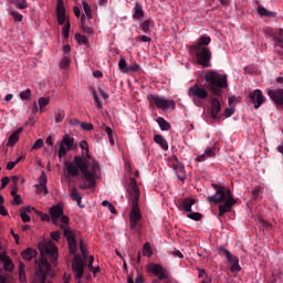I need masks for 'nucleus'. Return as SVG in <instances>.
<instances>
[{"label": "nucleus", "mask_w": 283, "mask_h": 283, "mask_svg": "<svg viewBox=\"0 0 283 283\" xmlns=\"http://www.w3.org/2000/svg\"><path fill=\"white\" fill-rule=\"evenodd\" d=\"M80 147L85 156H74L73 160H64V166L69 176H80L83 174V184L81 189H90L96 185L95 174L98 169V163H93L92 170H90V163L87 158H92L90 154V145L87 140H81Z\"/></svg>", "instance_id": "1"}, {"label": "nucleus", "mask_w": 283, "mask_h": 283, "mask_svg": "<svg viewBox=\"0 0 283 283\" xmlns=\"http://www.w3.org/2000/svg\"><path fill=\"white\" fill-rule=\"evenodd\" d=\"M38 249L40 250L41 259L38 269L35 270L33 283H46L48 274H50L51 270V264L48 261V256L51 260V263L56 265L59 260V250L53 241L40 243Z\"/></svg>", "instance_id": "2"}, {"label": "nucleus", "mask_w": 283, "mask_h": 283, "mask_svg": "<svg viewBox=\"0 0 283 283\" xmlns=\"http://www.w3.org/2000/svg\"><path fill=\"white\" fill-rule=\"evenodd\" d=\"M127 191H128L129 198L132 200V210L129 212V227H130V229H133V231H139L140 220L143 218V214H142L140 208H139L140 190H139V186H138L136 179H134V177H132V179H129Z\"/></svg>", "instance_id": "3"}, {"label": "nucleus", "mask_w": 283, "mask_h": 283, "mask_svg": "<svg viewBox=\"0 0 283 283\" xmlns=\"http://www.w3.org/2000/svg\"><path fill=\"white\" fill-rule=\"evenodd\" d=\"M49 213L51 216V220H52L53 224H59V220L62 223L60 227H61V229H63L64 235L66 237L69 248H70V253L75 254V252L77 250L76 239H75L72 230H70V228H69L70 219H69V217H65L62 206H53L49 210Z\"/></svg>", "instance_id": "4"}, {"label": "nucleus", "mask_w": 283, "mask_h": 283, "mask_svg": "<svg viewBox=\"0 0 283 283\" xmlns=\"http://www.w3.org/2000/svg\"><path fill=\"white\" fill-rule=\"evenodd\" d=\"M212 188L216 190V192L212 195V197H207V199L209 202L219 205V216H224V213L231 211L237 201L233 199L230 188L218 186V184H212Z\"/></svg>", "instance_id": "5"}, {"label": "nucleus", "mask_w": 283, "mask_h": 283, "mask_svg": "<svg viewBox=\"0 0 283 283\" xmlns=\"http://www.w3.org/2000/svg\"><path fill=\"white\" fill-rule=\"evenodd\" d=\"M211 43V36H199L198 43L190 45V51L195 53L197 63L209 67L211 65V49L208 46Z\"/></svg>", "instance_id": "6"}, {"label": "nucleus", "mask_w": 283, "mask_h": 283, "mask_svg": "<svg viewBox=\"0 0 283 283\" xmlns=\"http://www.w3.org/2000/svg\"><path fill=\"white\" fill-rule=\"evenodd\" d=\"M209 88L216 96L222 94V88L228 87V74H220L216 70H209L205 74Z\"/></svg>", "instance_id": "7"}, {"label": "nucleus", "mask_w": 283, "mask_h": 283, "mask_svg": "<svg viewBox=\"0 0 283 283\" xmlns=\"http://www.w3.org/2000/svg\"><path fill=\"white\" fill-rule=\"evenodd\" d=\"M80 250L82 253V256H74L73 263H72V270L74 272L75 280L81 283V280L84 276L85 273V261L87 260L88 253L86 248H84L83 242L80 243Z\"/></svg>", "instance_id": "8"}, {"label": "nucleus", "mask_w": 283, "mask_h": 283, "mask_svg": "<svg viewBox=\"0 0 283 283\" xmlns=\"http://www.w3.org/2000/svg\"><path fill=\"white\" fill-rule=\"evenodd\" d=\"M188 95L192 97L196 105H201V101L209 96V92L206 87H201L198 83H195L189 87Z\"/></svg>", "instance_id": "9"}, {"label": "nucleus", "mask_w": 283, "mask_h": 283, "mask_svg": "<svg viewBox=\"0 0 283 283\" xmlns=\"http://www.w3.org/2000/svg\"><path fill=\"white\" fill-rule=\"evenodd\" d=\"M150 105H156L159 109H167L168 107H176V101H170L168 98H164L158 94H148L147 96Z\"/></svg>", "instance_id": "10"}, {"label": "nucleus", "mask_w": 283, "mask_h": 283, "mask_svg": "<svg viewBox=\"0 0 283 283\" xmlns=\"http://www.w3.org/2000/svg\"><path fill=\"white\" fill-rule=\"evenodd\" d=\"M74 137L65 133L64 136H62V140L60 142V149L57 151L59 158H63V156H66L67 151L74 146Z\"/></svg>", "instance_id": "11"}, {"label": "nucleus", "mask_w": 283, "mask_h": 283, "mask_svg": "<svg viewBox=\"0 0 283 283\" xmlns=\"http://www.w3.org/2000/svg\"><path fill=\"white\" fill-rule=\"evenodd\" d=\"M219 252L220 254H223L228 260V263H230L231 272H241L242 268H240V259H238V256H233V254L224 248H219Z\"/></svg>", "instance_id": "12"}, {"label": "nucleus", "mask_w": 283, "mask_h": 283, "mask_svg": "<svg viewBox=\"0 0 283 283\" xmlns=\"http://www.w3.org/2000/svg\"><path fill=\"white\" fill-rule=\"evenodd\" d=\"M219 252L220 254H223L228 260V263H230L231 272H241L242 268H240V259H238V256H233V254L224 248H219Z\"/></svg>", "instance_id": "13"}, {"label": "nucleus", "mask_w": 283, "mask_h": 283, "mask_svg": "<svg viewBox=\"0 0 283 283\" xmlns=\"http://www.w3.org/2000/svg\"><path fill=\"white\" fill-rule=\"evenodd\" d=\"M149 272H151L155 276H158L159 281H166L169 279V272L163 265L150 263Z\"/></svg>", "instance_id": "14"}, {"label": "nucleus", "mask_w": 283, "mask_h": 283, "mask_svg": "<svg viewBox=\"0 0 283 283\" xmlns=\"http://www.w3.org/2000/svg\"><path fill=\"white\" fill-rule=\"evenodd\" d=\"M249 98L251 103H253L255 109L261 107L262 103L265 101V96L263 95L262 90H254L253 92H250Z\"/></svg>", "instance_id": "15"}, {"label": "nucleus", "mask_w": 283, "mask_h": 283, "mask_svg": "<svg viewBox=\"0 0 283 283\" xmlns=\"http://www.w3.org/2000/svg\"><path fill=\"white\" fill-rule=\"evenodd\" d=\"M221 109H222V105H221L219 98L213 97L211 99L210 115L212 116V118H214V120H220L221 116H219V114H220Z\"/></svg>", "instance_id": "16"}, {"label": "nucleus", "mask_w": 283, "mask_h": 283, "mask_svg": "<svg viewBox=\"0 0 283 283\" xmlns=\"http://www.w3.org/2000/svg\"><path fill=\"white\" fill-rule=\"evenodd\" d=\"M56 14H57V23H60V25H64L66 21V10H65L63 0H57Z\"/></svg>", "instance_id": "17"}, {"label": "nucleus", "mask_w": 283, "mask_h": 283, "mask_svg": "<svg viewBox=\"0 0 283 283\" xmlns=\"http://www.w3.org/2000/svg\"><path fill=\"white\" fill-rule=\"evenodd\" d=\"M268 94L276 105H281L283 108V88L282 87L277 90H269Z\"/></svg>", "instance_id": "18"}, {"label": "nucleus", "mask_w": 283, "mask_h": 283, "mask_svg": "<svg viewBox=\"0 0 283 283\" xmlns=\"http://www.w3.org/2000/svg\"><path fill=\"white\" fill-rule=\"evenodd\" d=\"M192 205H196V199H179L177 202L178 209H181V211H188L189 213L192 211Z\"/></svg>", "instance_id": "19"}, {"label": "nucleus", "mask_w": 283, "mask_h": 283, "mask_svg": "<svg viewBox=\"0 0 283 283\" xmlns=\"http://www.w3.org/2000/svg\"><path fill=\"white\" fill-rule=\"evenodd\" d=\"M0 261H2L6 272H13L14 263H12L11 259L7 256V254H0Z\"/></svg>", "instance_id": "20"}, {"label": "nucleus", "mask_w": 283, "mask_h": 283, "mask_svg": "<svg viewBox=\"0 0 283 283\" xmlns=\"http://www.w3.org/2000/svg\"><path fill=\"white\" fill-rule=\"evenodd\" d=\"M21 132H23V127H19L14 132H12L11 135L9 136L7 145H11V146L15 145V143H18L20 138Z\"/></svg>", "instance_id": "21"}, {"label": "nucleus", "mask_w": 283, "mask_h": 283, "mask_svg": "<svg viewBox=\"0 0 283 283\" xmlns=\"http://www.w3.org/2000/svg\"><path fill=\"white\" fill-rule=\"evenodd\" d=\"M39 190L38 191H44V193H49L48 190V178L45 172H42L39 178Z\"/></svg>", "instance_id": "22"}, {"label": "nucleus", "mask_w": 283, "mask_h": 283, "mask_svg": "<svg viewBox=\"0 0 283 283\" xmlns=\"http://www.w3.org/2000/svg\"><path fill=\"white\" fill-rule=\"evenodd\" d=\"M36 256L38 252L32 248H27V250L22 252V259H24V261H32V259H35Z\"/></svg>", "instance_id": "23"}, {"label": "nucleus", "mask_w": 283, "mask_h": 283, "mask_svg": "<svg viewBox=\"0 0 283 283\" xmlns=\"http://www.w3.org/2000/svg\"><path fill=\"white\" fill-rule=\"evenodd\" d=\"M143 17H145V10L143 6H140V3L136 1L134 7L133 19H142Z\"/></svg>", "instance_id": "24"}, {"label": "nucleus", "mask_w": 283, "mask_h": 283, "mask_svg": "<svg viewBox=\"0 0 283 283\" xmlns=\"http://www.w3.org/2000/svg\"><path fill=\"white\" fill-rule=\"evenodd\" d=\"M154 139L163 149H169V143L161 134H155Z\"/></svg>", "instance_id": "25"}, {"label": "nucleus", "mask_w": 283, "mask_h": 283, "mask_svg": "<svg viewBox=\"0 0 283 283\" xmlns=\"http://www.w3.org/2000/svg\"><path fill=\"white\" fill-rule=\"evenodd\" d=\"M216 156V150L212 147H207L203 151V154H200L197 156V160H206L207 157Z\"/></svg>", "instance_id": "26"}, {"label": "nucleus", "mask_w": 283, "mask_h": 283, "mask_svg": "<svg viewBox=\"0 0 283 283\" xmlns=\"http://www.w3.org/2000/svg\"><path fill=\"white\" fill-rule=\"evenodd\" d=\"M70 196L72 200H76L78 207H82V195L78 192L77 188H71Z\"/></svg>", "instance_id": "27"}, {"label": "nucleus", "mask_w": 283, "mask_h": 283, "mask_svg": "<svg viewBox=\"0 0 283 283\" xmlns=\"http://www.w3.org/2000/svg\"><path fill=\"white\" fill-rule=\"evenodd\" d=\"M157 123L160 129H165V130L171 129V123H169V120L164 118V116H158Z\"/></svg>", "instance_id": "28"}, {"label": "nucleus", "mask_w": 283, "mask_h": 283, "mask_svg": "<svg viewBox=\"0 0 283 283\" xmlns=\"http://www.w3.org/2000/svg\"><path fill=\"white\" fill-rule=\"evenodd\" d=\"M10 3H13V6H15V8L20 9V10H25L27 8H29V3L27 0H8Z\"/></svg>", "instance_id": "29"}, {"label": "nucleus", "mask_w": 283, "mask_h": 283, "mask_svg": "<svg viewBox=\"0 0 283 283\" xmlns=\"http://www.w3.org/2000/svg\"><path fill=\"white\" fill-rule=\"evenodd\" d=\"M258 12L262 17H276V12H273L272 10H268L266 8H264V6H259Z\"/></svg>", "instance_id": "30"}, {"label": "nucleus", "mask_w": 283, "mask_h": 283, "mask_svg": "<svg viewBox=\"0 0 283 283\" xmlns=\"http://www.w3.org/2000/svg\"><path fill=\"white\" fill-rule=\"evenodd\" d=\"M18 270H19L20 282L25 283L27 282V272H25L24 263H20Z\"/></svg>", "instance_id": "31"}, {"label": "nucleus", "mask_w": 283, "mask_h": 283, "mask_svg": "<svg viewBox=\"0 0 283 283\" xmlns=\"http://www.w3.org/2000/svg\"><path fill=\"white\" fill-rule=\"evenodd\" d=\"M81 28H82L83 32H85L86 34H93L94 33L93 28L87 25L84 15H82V19H81Z\"/></svg>", "instance_id": "32"}, {"label": "nucleus", "mask_w": 283, "mask_h": 283, "mask_svg": "<svg viewBox=\"0 0 283 283\" xmlns=\"http://www.w3.org/2000/svg\"><path fill=\"white\" fill-rule=\"evenodd\" d=\"M31 211V208H21L20 209V216L23 222H30L31 217H29V213Z\"/></svg>", "instance_id": "33"}, {"label": "nucleus", "mask_w": 283, "mask_h": 283, "mask_svg": "<svg viewBox=\"0 0 283 283\" xmlns=\"http://www.w3.org/2000/svg\"><path fill=\"white\" fill-rule=\"evenodd\" d=\"M94 256H90L88 261H87V268L91 272H93L94 275H96L101 270L99 268H94Z\"/></svg>", "instance_id": "34"}, {"label": "nucleus", "mask_w": 283, "mask_h": 283, "mask_svg": "<svg viewBox=\"0 0 283 283\" xmlns=\"http://www.w3.org/2000/svg\"><path fill=\"white\" fill-rule=\"evenodd\" d=\"M151 23L153 21L150 19H146L145 21H143V23H140V28L146 34H149V32H151L150 30Z\"/></svg>", "instance_id": "35"}, {"label": "nucleus", "mask_w": 283, "mask_h": 283, "mask_svg": "<svg viewBox=\"0 0 283 283\" xmlns=\"http://www.w3.org/2000/svg\"><path fill=\"white\" fill-rule=\"evenodd\" d=\"M70 30H71V21L70 19H67L65 22H64V25L62 28V34H64V38L65 39H69L70 36Z\"/></svg>", "instance_id": "36"}, {"label": "nucleus", "mask_w": 283, "mask_h": 283, "mask_svg": "<svg viewBox=\"0 0 283 283\" xmlns=\"http://www.w3.org/2000/svg\"><path fill=\"white\" fill-rule=\"evenodd\" d=\"M75 39L77 43H83L84 45H88V36H86L85 34H81L80 32H76Z\"/></svg>", "instance_id": "37"}, {"label": "nucleus", "mask_w": 283, "mask_h": 283, "mask_svg": "<svg viewBox=\"0 0 283 283\" xmlns=\"http://www.w3.org/2000/svg\"><path fill=\"white\" fill-rule=\"evenodd\" d=\"M118 67L122 72H129V66L127 65V61L125 57L119 59Z\"/></svg>", "instance_id": "38"}, {"label": "nucleus", "mask_w": 283, "mask_h": 283, "mask_svg": "<svg viewBox=\"0 0 283 283\" xmlns=\"http://www.w3.org/2000/svg\"><path fill=\"white\" fill-rule=\"evenodd\" d=\"M258 224L262 231H265V229H272L271 223H269V221H264V219H260V217L258 219Z\"/></svg>", "instance_id": "39"}, {"label": "nucleus", "mask_w": 283, "mask_h": 283, "mask_svg": "<svg viewBox=\"0 0 283 283\" xmlns=\"http://www.w3.org/2000/svg\"><path fill=\"white\" fill-rule=\"evenodd\" d=\"M32 96V90H30V87H27V90H22V92H20V98H22L23 101H28L29 98H31Z\"/></svg>", "instance_id": "40"}, {"label": "nucleus", "mask_w": 283, "mask_h": 283, "mask_svg": "<svg viewBox=\"0 0 283 283\" xmlns=\"http://www.w3.org/2000/svg\"><path fill=\"white\" fill-rule=\"evenodd\" d=\"M38 103H39L40 111L43 112V108L46 107V105H49L50 98H46L45 96H41L38 99Z\"/></svg>", "instance_id": "41"}, {"label": "nucleus", "mask_w": 283, "mask_h": 283, "mask_svg": "<svg viewBox=\"0 0 283 283\" xmlns=\"http://www.w3.org/2000/svg\"><path fill=\"white\" fill-rule=\"evenodd\" d=\"M154 252L151 250L150 243H145L143 248V255L144 256H153Z\"/></svg>", "instance_id": "42"}, {"label": "nucleus", "mask_w": 283, "mask_h": 283, "mask_svg": "<svg viewBox=\"0 0 283 283\" xmlns=\"http://www.w3.org/2000/svg\"><path fill=\"white\" fill-rule=\"evenodd\" d=\"M64 118H65L64 109H57V112H55V123H62Z\"/></svg>", "instance_id": "43"}, {"label": "nucleus", "mask_w": 283, "mask_h": 283, "mask_svg": "<svg viewBox=\"0 0 283 283\" xmlns=\"http://www.w3.org/2000/svg\"><path fill=\"white\" fill-rule=\"evenodd\" d=\"M83 8H84V12L86 14V17H88V19H92L93 13H92V8L90 6V3H87V1H83Z\"/></svg>", "instance_id": "44"}, {"label": "nucleus", "mask_w": 283, "mask_h": 283, "mask_svg": "<svg viewBox=\"0 0 283 283\" xmlns=\"http://www.w3.org/2000/svg\"><path fill=\"white\" fill-rule=\"evenodd\" d=\"M70 63H71V57L63 56L62 60L60 61V67L62 69L69 67Z\"/></svg>", "instance_id": "45"}, {"label": "nucleus", "mask_w": 283, "mask_h": 283, "mask_svg": "<svg viewBox=\"0 0 283 283\" xmlns=\"http://www.w3.org/2000/svg\"><path fill=\"white\" fill-rule=\"evenodd\" d=\"M43 145H44L43 138H38L35 143H33L31 149H40L41 147H43Z\"/></svg>", "instance_id": "46"}, {"label": "nucleus", "mask_w": 283, "mask_h": 283, "mask_svg": "<svg viewBox=\"0 0 283 283\" xmlns=\"http://www.w3.org/2000/svg\"><path fill=\"white\" fill-rule=\"evenodd\" d=\"M93 95H94L95 106L98 108L103 107V102L101 101L99 96H97V93L95 90L93 91Z\"/></svg>", "instance_id": "47"}, {"label": "nucleus", "mask_w": 283, "mask_h": 283, "mask_svg": "<svg viewBox=\"0 0 283 283\" xmlns=\"http://www.w3.org/2000/svg\"><path fill=\"white\" fill-rule=\"evenodd\" d=\"M234 112H235V107L231 104L230 107H226V109L223 111V114L224 116L229 117V116H232Z\"/></svg>", "instance_id": "48"}, {"label": "nucleus", "mask_w": 283, "mask_h": 283, "mask_svg": "<svg viewBox=\"0 0 283 283\" xmlns=\"http://www.w3.org/2000/svg\"><path fill=\"white\" fill-rule=\"evenodd\" d=\"M10 274H4L2 270H0V283H9Z\"/></svg>", "instance_id": "49"}, {"label": "nucleus", "mask_w": 283, "mask_h": 283, "mask_svg": "<svg viewBox=\"0 0 283 283\" xmlns=\"http://www.w3.org/2000/svg\"><path fill=\"white\" fill-rule=\"evenodd\" d=\"M11 15L13 17L14 21H22L23 19V14H21L20 12H17V10H12Z\"/></svg>", "instance_id": "50"}, {"label": "nucleus", "mask_w": 283, "mask_h": 283, "mask_svg": "<svg viewBox=\"0 0 283 283\" xmlns=\"http://www.w3.org/2000/svg\"><path fill=\"white\" fill-rule=\"evenodd\" d=\"M151 40H153L151 36H148L147 33L146 34H140L139 36H136V41L150 42Z\"/></svg>", "instance_id": "51"}, {"label": "nucleus", "mask_w": 283, "mask_h": 283, "mask_svg": "<svg viewBox=\"0 0 283 283\" xmlns=\"http://www.w3.org/2000/svg\"><path fill=\"white\" fill-rule=\"evenodd\" d=\"M188 218H191L192 220H200V218H202V214H200V212H190V214H188Z\"/></svg>", "instance_id": "52"}, {"label": "nucleus", "mask_w": 283, "mask_h": 283, "mask_svg": "<svg viewBox=\"0 0 283 283\" xmlns=\"http://www.w3.org/2000/svg\"><path fill=\"white\" fill-rule=\"evenodd\" d=\"M81 127H82V129H94L93 123L83 122V123H81Z\"/></svg>", "instance_id": "53"}, {"label": "nucleus", "mask_w": 283, "mask_h": 283, "mask_svg": "<svg viewBox=\"0 0 283 283\" xmlns=\"http://www.w3.org/2000/svg\"><path fill=\"white\" fill-rule=\"evenodd\" d=\"M139 63H134L133 65H128V72H137L139 70Z\"/></svg>", "instance_id": "54"}, {"label": "nucleus", "mask_w": 283, "mask_h": 283, "mask_svg": "<svg viewBox=\"0 0 283 283\" xmlns=\"http://www.w3.org/2000/svg\"><path fill=\"white\" fill-rule=\"evenodd\" d=\"M274 44L283 48V38L281 39V36H274Z\"/></svg>", "instance_id": "55"}, {"label": "nucleus", "mask_w": 283, "mask_h": 283, "mask_svg": "<svg viewBox=\"0 0 283 283\" xmlns=\"http://www.w3.org/2000/svg\"><path fill=\"white\" fill-rule=\"evenodd\" d=\"M8 182H10L9 177H3L1 182V189H4L7 187Z\"/></svg>", "instance_id": "56"}, {"label": "nucleus", "mask_w": 283, "mask_h": 283, "mask_svg": "<svg viewBox=\"0 0 283 283\" xmlns=\"http://www.w3.org/2000/svg\"><path fill=\"white\" fill-rule=\"evenodd\" d=\"M22 199H21V195H18V192H15V198H14V203L15 205H22Z\"/></svg>", "instance_id": "57"}, {"label": "nucleus", "mask_w": 283, "mask_h": 283, "mask_svg": "<svg viewBox=\"0 0 283 283\" xmlns=\"http://www.w3.org/2000/svg\"><path fill=\"white\" fill-rule=\"evenodd\" d=\"M172 256L178 258V259H184L182 252L179 250H176V252H171Z\"/></svg>", "instance_id": "58"}, {"label": "nucleus", "mask_w": 283, "mask_h": 283, "mask_svg": "<svg viewBox=\"0 0 283 283\" xmlns=\"http://www.w3.org/2000/svg\"><path fill=\"white\" fill-rule=\"evenodd\" d=\"M93 76L96 78H101L103 76V72L101 70H94Z\"/></svg>", "instance_id": "59"}, {"label": "nucleus", "mask_w": 283, "mask_h": 283, "mask_svg": "<svg viewBox=\"0 0 283 283\" xmlns=\"http://www.w3.org/2000/svg\"><path fill=\"white\" fill-rule=\"evenodd\" d=\"M15 165H17L15 160H9V163H7V169H13Z\"/></svg>", "instance_id": "60"}, {"label": "nucleus", "mask_w": 283, "mask_h": 283, "mask_svg": "<svg viewBox=\"0 0 283 283\" xmlns=\"http://www.w3.org/2000/svg\"><path fill=\"white\" fill-rule=\"evenodd\" d=\"M51 238H52L53 240H60L61 234H60V232H52V233H51Z\"/></svg>", "instance_id": "61"}, {"label": "nucleus", "mask_w": 283, "mask_h": 283, "mask_svg": "<svg viewBox=\"0 0 283 283\" xmlns=\"http://www.w3.org/2000/svg\"><path fill=\"white\" fill-rule=\"evenodd\" d=\"M232 103H239L238 96H229V104L231 105Z\"/></svg>", "instance_id": "62"}, {"label": "nucleus", "mask_w": 283, "mask_h": 283, "mask_svg": "<svg viewBox=\"0 0 283 283\" xmlns=\"http://www.w3.org/2000/svg\"><path fill=\"white\" fill-rule=\"evenodd\" d=\"M259 193H260V188H254V189L252 190V196H253V198H258Z\"/></svg>", "instance_id": "63"}, {"label": "nucleus", "mask_w": 283, "mask_h": 283, "mask_svg": "<svg viewBox=\"0 0 283 283\" xmlns=\"http://www.w3.org/2000/svg\"><path fill=\"white\" fill-rule=\"evenodd\" d=\"M144 282H145L144 276H137L135 280V283H144Z\"/></svg>", "instance_id": "64"}]
</instances>
